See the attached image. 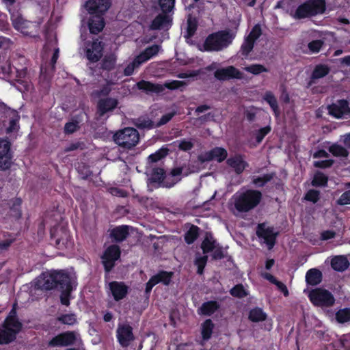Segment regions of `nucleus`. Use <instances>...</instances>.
<instances>
[{"label":"nucleus","instance_id":"obj_3","mask_svg":"<svg viewBox=\"0 0 350 350\" xmlns=\"http://www.w3.org/2000/svg\"><path fill=\"white\" fill-rule=\"evenodd\" d=\"M233 37L227 30L219 31L209 34L205 39L202 51H220L228 47L232 42Z\"/></svg>","mask_w":350,"mask_h":350},{"label":"nucleus","instance_id":"obj_54","mask_svg":"<svg viewBox=\"0 0 350 350\" xmlns=\"http://www.w3.org/2000/svg\"><path fill=\"white\" fill-rule=\"evenodd\" d=\"M320 199V191L316 189L308 190L305 196L304 200L308 202H311L313 204L317 203Z\"/></svg>","mask_w":350,"mask_h":350},{"label":"nucleus","instance_id":"obj_1","mask_svg":"<svg viewBox=\"0 0 350 350\" xmlns=\"http://www.w3.org/2000/svg\"><path fill=\"white\" fill-rule=\"evenodd\" d=\"M35 286L38 289L44 291L58 289L61 291V304L66 306L70 305V295L73 287L72 278L66 270L51 269L42 273L37 279Z\"/></svg>","mask_w":350,"mask_h":350},{"label":"nucleus","instance_id":"obj_4","mask_svg":"<svg viewBox=\"0 0 350 350\" xmlns=\"http://www.w3.org/2000/svg\"><path fill=\"white\" fill-rule=\"evenodd\" d=\"M185 84V83L183 81L173 80L165 82L163 85H161L142 79L136 83V87L139 90L149 94L152 93L161 94L165 90V88L171 90H177L183 87Z\"/></svg>","mask_w":350,"mask_h":350},{"label":"nucleus","instance_id":"obj_14","mask_svg":"<svg viewBox=\"0 0 350 350\" xmlns=\"http://www.w3.org/2000/svg\"><path fill=\"white\" fill-rule=\"evenodd\" d=\"M256 233L259 239L264 240V243L269 250H271L274 247L278 233L273 232L272 227L266 228L265 224H259L257 226Z\"/></svg>","mask_w":350,"mask_h":350},{"label":"nucleus","instance_id":"obj_17","mask_svg":"<svg viewBox=\"0 0 350 350\" xmlns=\"http://www.w3.org/2000/svg\"><path fill=\"white\" fill-rule=\"evenodd\" d=\"M110 6V0H88L85 4L90 14H105Z\"/></svg>","mask_w":350,"mask_h":350},{"label":"nucleus","instance_id":"obj_19","mask_svg":"<svg viewBox=\"0 0 350 350\" xmlns=\"http://www.w3.org/2000/svg\"><path fill=\"white\" fill-rule=\"evenodd\" d=\"M109 288L116 301L124 299L129 293V286L123 282L112 281L109 283Z\"/></svg>","mask_w":350,"mask_h":350},{"label":"nucleus","instance_id":"obj_61","mask_svg":"<svg viewBox=\"0 0 350 350\" xmlns=\"http://www.w3.org/2000/svg\"><path fill=\"white\" fill-rule=\"evenodd\" d=\"M79 129V122L72 121L66 123L64 126V133L66 134H72Z\"/></svg>","mask_w":350,"mask_h":350},{"label":"nucleus","instance_id":"obj_27","mask_svg":"<svg viewBox=\"0 0 350 350\" xmlns=\"http://www.w3.org/2000/svg\"><path fill=\"white\" fill-rule=\"evenodd\" d=\"M306 1L309 7L312 16L325 12L326 9L325 0H307Z\"/></svg>","mask_w":350,"mask_h":350},{"label":"nucleus","instance_id":"obj_31","mask_svg":"<svg viewBox=\"0 0 350 350\" xmlns=\"http://www.w3.org/2000/svg\"><path fill=\"white\" fill-rule=\"evenodd\" d=\"M267 314L261 308L255 307L249 312L248 319L254 323L264 321L267 319Z\"/></svg>","mask_w":350,"mask_h":350},{"label":"nucleus","instance_id":"obj_26","mask_svg":"<svg viewBox=\"0 0 350 350\" xmlns=\"http://www.w3.org/2000/svg\"><path fill=\"white\" fill-rule=\"evenodd\" d=\"M129 235V226L121 225L113 228L110 232V237L116 243H121Z\"/></svg>","mask_w":350,"mask_h":350},{"label":"nucleus","instance_id":"obj_7","mask_svg":"<svg viewBox=\"0 0 350 350\" xmlns=\"http://www.w3.org/2000/svg\"><path fill=\"white\" fill-rule=\"evenodd\" d=\"M308 297L310 301L316 306L330 307L334 304V295L328 290L317 288L312 290Z\"/></svg>","mask_w":350,"mask_h":350},{"label":"nucleus","instance_id":"obj_57","mask_svg":"<svg viewBox=\"0 0 350 350\" xmlns=\"http://www.w3.org/2000/svg\"><path fill=\"white\" fill-rule=\"evenodd\" d=\"M111 92V88L109 84L103 85L99 90H97L94 92V95L98 98L105 97L107 98L110 92Z\"/></svg>","mask_w":350,"mask_h":350},{"label":"nucleus","instance_id":"obj_34","mask_svg":"<svg viewBox=\"0 0 350 350\" xmlns=\"http://www.w3.org/2000/svg\"><path fill=\"white\" fill-rule=\"evenodd\" d=\"M214 326V323L210 319L205 320L202 323L201 334L203 340L208 341L211 338Z\"/></svg>","mask_w":350,"mask_h":350},{"label":"nucleus","instance_id":"obj_11","mask_svg":"<svg viewBox=\"0 0 350 350\" xmlns=\"http://www.w3.org/2000/svg\"><path fill=\"white\" fill-rule=\"evenodd\" d=\"M77 334L74 331H66L53 337L48 342L49 347H68L75 345Z\"/></svg>","mask_w":350,"mask_h":350},{"label":"nucleus","instance_id":"obj_48","mask_svg":"<svg viewBox=\"0 0 350 350\" xmlns=\"http://www.w3.org/2000/svg\"><path fill=\"white\" fill-rule=\"evenodd\" d=\"M271 131V128L270 126H266L265 127L260 128L258 130H256L254 133V135L255 137V140L257 144H260L262 142L265 137L268 135Z\"/></svg>","mask_w":350,"mask_h":350},{"label":"nucleus","instance_id":"obj_50","mask_svg":"<svg viewBox=\"0 0 350 350\" xmlns=\"http://www.w3.org/2000/svg\"><path fill=\"white\" fill-rule=\"evenodd\" d=\"M178 142V148L184 152H188L191 150L194 147V144L193 142V139H182L179 141H177Z\"/></svg>","mask_w":350,"mask_h":350},{"label":"nucleus","instance_id":"obj_32","mask_svg":"<svg viewBox=\"0 0 350 350\" xmlns=\"http://www.w3.org/2000/svg\"><path fill=\"white\" fill-rule=\"evenodd\" d=\"M263 99L269 105L273 110L274 116L278 117L280 114V111L278 107V100L275 95L271 91H267L264 96Z\"/></svg>","mask_w":350,"mask_h":350},{"label":"nucleus","instance_id":"obj_58","mask_svg":"<svg viewBox=\"0 0 350 350\" xmlns=\"http://www.w3.org/2000/svg\"><path fill=\"white\" fill-rule=\"evenodd\" d=\"M336 204L345 206L350 204V189H347L341 196L336 200Z\"/></svg>","mask_w":350,"mask_h":350},{"label":"nucleus","instance_id":"obj_43","mask_svg":"<svg viewBox=\"0 0 350 350\" xmlns=\"http://www.w3.org/2000/svg\"><path fill=\"white\" fill-rule=\"evenodd\" d=\"M255 42L252 40L251 39L248 38L247 37L245 38L243 43L242 44L241 46L240 53L241 55L247 58L250 52L253 50Z\"/></svg>","mask_w":350,"mask_h":350},{"label":"nucleus","instance_id":"obj_49","mask_svg":"<svg viewBox=\"0 0 350 350\" xmlns=\"http://www.w3.org/2000/svg\"><path fill=\"white\" fill-rule=\"evenodd\" d=\"M247 72H250L254 75H260L262 72H268V69L261 64H251L244 68Z\"/></svg>","mask_w":350,"mask_h":350},{"label":"nucleus","instance_id":"obj_51","mask_svg":"<svg viewBox=\"0 0 350 350\" xmlns=\"http://www.w3.org/2000/svg\"><path fill=\"white\" fill-rule=\"evenodd\" d=\"M116 64V58L113 56H106L101 62V68L105 70L110 71L114 68Z\"/></svg>","mask_w":350,"mask_h":350},{"label":"nucleus","instance_id":"obj_23","mask_svg":"<svg viewBox=\"0 0 350 350\" xmlns=\"http://www.w3.org/2000/svg\"><path fill=\"white\" fill-rule=\"evenodd\" d=\"M19 333L12 327L5 326L3 323H1L0 327V345H8L14 342Z\"/></svg>","mask_w":350,"mask_h":350},{"label":"nucleus","instance_id":"obj_28","mask_svg":"<svg viewBox=\"0 0 350 350\" xmlns=\"http://www.w3.org/2000/svg\"><path fill=\"white\" fill-rule=\"evenodd\" d=\"M349 262L345 256H336L331 260L332 268L336 271L342 272L348 269Z\"/></svg>","mask_w":350,"mask_h":350},{"label":"nucleus","instance_id":"obj_21","mask_svg":"<svg viewBox=\"0 0 350 350\" xmlns=\"http://www.w3.org/2000/svg\"><path fill=\"white\" fill-rule=\"evenodd\" d=\"M165 178V171L161 167H154L152 170L151 176L148 179V187L150 191L161 187L162 183Z\"/></svg>","mask_w":350,"mask_h":350},{"label":"nucleus","instance_id":"obj_47","mask_svg":"<svg viewBox=\"0 0 350 350\" xmlns=\"http://www.w3.org/2000/svg\"><path fill=\"white\" fill-rule=\"evenodd\" d=\"M135 125L139 129H150L154 127V122L148 118H139L136 120Z\"/></svg>","mask_w":350,"mask_h":350},{"label":"nucleus","instance_id":"obj_15","mask_svg":"<svg viewBox=\"0 0 350 350\" xmlns=\"http://www.w3.org/2000/svg\"><path fill=\"white\" fill-rule=\"evenodd\" d=\"M105 43L100 41L98 38L93 40V41L88 44L85 51L87 59L92 62L96 63L98 62L103 55V50Z\"/></svg>","mask_w":350,"mask_h":350},{"label":"nucleus","instance_id":"obj_55","mask_svg":"<svg viewBox=\"0 0 350 350\" xmlns=\"http://www.w3.org/2000/svg\"><path fill=\"white\" fill-rule=\"evenodd\" d=\"M176 0H158L159 5L163 12H171L175 5Z\"/></svg>","mask_w":350,"mask_h":350},{"label":"nucleus","instance_id":"obj_5","mask_svg":"<svg viewBox=\"0 0 350 350\" xmlns=\"http://www.w3.org/2000/svg\"><path fill=\"white\" fill-rule=\"evenodd\" d=\"M139 139L138 131L131 127L119 131L114 135V141L120 146L131 149L135 146Z\"/></svg>","mask_w":350,"mask_h":350},{"label":"nucleus","instance_id":"obj_41","mask_svg":"<svg viewBox=\"0 0 350 350\" xmlns=\"http://www.w3.org/2000/svg\"><path fill=\"white\" fill-rule=\"evenodd\" d=\"M213 160H216L219 163L224 161L228 156L227 150L221 147H215L211 149Z\"/></svg>","mask_w":350,"mask_h":350},{"label":"nucleus","instance_id":"obj_56","mask_svg":"<svg viewBox=\"0 0 350 350\" xmlns=\"http://www.w3.org/2000/svg\"><path fill=\"white\" fill-rule=\"evenodd\" d=\"M208 256L204 255L195 260V265L197 266V273L202 275L204 273V267L207 263Z\"/></svg>","mask_w":350,"mask_h":350},{"label":"nucleus","instance_id":"obj_46","mask_svg":"<svg viewBox=\"0 0 350 350\" xmlns=\"http://www.w3.org/2000/svg\"><path fill=\"white\" fill-rule=\"evenodd\" d=\"M336 319L340 323L350 321V308L340 309L336 313Z\"/></svg>","mask_w":350,"mask_h":350},{"label":"nucleus","instance_id":"obj_62","mask_svg":"<svg viewBox=\"0 0 350 350\" xmlns=\"http://www.w3.org/2000/svg\"><path fill=\"white\" fill-rule=\"evenodd\" d=\"M225 257L222 246L217 244L214 248L212 254V258L213 260H221Z\"/></svg>","mask_w":350,"mask_h":350},{"label":"nucleus","instance_id":"obj_25","mask_svg":"<svg viewBox=\"0 0 350 350\" xmlns=\"http://www.w3.org/2000/svg\"><path fill=\"white\" fill-rule=\"evenodd\" d=\"M15 306L16 304L14 305L2 323H3L5 326H9L17 332H21L23 329V323L19 321L17 317Z\"/></svg>","mask_w":350,"mask_h":350},{"label":"nucleus","instance_id":"obj_18","mask_svg":"<svg viewBox=\"0 0 350 350\" xmlns=\"http://www.w3.org/2000/svg\"><path fill=\"white\" fill-rule=\"evenodd\" d=\"M170 12L159 14L151 22L150 30H161L165 28H170L172 25V18L168 15Z\"/></svg>","mask_w":350,"mask_h":350},{"label":"nucleus","instance_id":"obj_39","mask_svg":"<svg viewBox=\"0 0 350 350\" xmlns=\"http://www.w3.org/2000/svg\"><path fill=\"white\" fill-rule=\"evenodd\" d=\"M329 152L334 157H347L349 155L348 150L338 144H334L328 148Z\"/></svg>","mask_w":350,"mask_h":350},{"label":"nucleus","instance_id":"obj_8","mask_svg":"<svg viewBox=\"0 0 350 350\" xmlns=\"http://www.w3.org/2000/svg\"><path fill=\"white\" fill-rule=\"evenodd\" d=\"M13 158L10 142L7 139H0V170H10L13 163Z\"/></svg>","mask_w":350,"mask_h":350},{"label":"nucleus","instance_id":"obj_40","mask_svg":"<svg viewBox=\"0 0 350 350\" xmlns=\"http://www.w3.org/2000/svg\"><path fill=\"white\" fill-rule=\"evenodd\" d=\"M169 153V149L166 147H162L154 153L149 155L148 161L150 163H156L164 157H165Z\"/></svg>","mask_w":350,"mask_h":350},{"label":"nucleus","instance_id":"obj_16","mask_svg":"<svg viewBox=\"0 0 350 350\" xmlns=\"http://www.w3.org/2000/svg\"><path fill=\"white\" fill-rule=\"evenodd\" d=\"M329 115L341 118L345 115L350 114L349 103L346 99H340L336 103L329 105L327 107Z\"/></svg>","mask_w":350,"mask_h":350},{"label":"nucleus","instance_id":"obj_29","mask_svg":"<svg viewBox=\"0 0 350 350\" xmlns=\"http://www.w3.org/2000/svg\"><path fill=\"white\" fill-rule=\"evenodd\" d=\"M198 27V20L197 17L189 14L187 19V29L184 37L186 39L192 38L195 35Z\"/></svg>","mask_w":350,"mask_h":350},{"label":"nucleus","instance_id":"obj_42","mask_svg":"<svg viewBox=\"0 0 350 350\" xmlns=\"http://www.w3.org/2000/svg\"><path fill=\"white\" fill-rule=\"evenodd\" d=\"M327 176L323 172H317L314 175L312 180V185L314 187H324L327 185Z\"/></svg>","mask_w":350,"mask_h":350},{"label":"nucleus","instance_id":"obj_12","mask_svg":"<svg viewBox=\"0 0 350 350\" xmlns=\"http://www.w3.org/2000/svg\"><path fill=\"white\" fill-rule=\"evenodd\" d=\"M133 330V327L129 323L118 325L116 329V338L122 347H128L131 342L135 339Z\"/></svg>","mask_w":350,"mask_h":350},{"label":"nucleus","instance_id":"obj_36","mask_svg":"<svg viewBox=\"0 0 350 350\" xmlns=\"http://www.w3.org/2000/svg\"><path fill=\"white\" fill-rule=\"evenodd\" d=\"M330 72V68L325 64L317 65L311 75L312 79H319L327 76Z\"/></svg>","mask_w":350,"mask_h":350},{"label":"nucleus","instance_id":"obj_60","mask_svg":"<svg viewBox=\"0 0 350 350\" xmlns=\"http://www.w3.org/2000/svg\"><path fill=\"white\" fill-rule=\"evenodd\" d=\"M261 34V27L260 25L256 24L252 27L251 31L250 32L249 35L247 37L255 42L257 39L260 38Z\"/></svg>","mask_w":350,"mask_h":350},{"label":"nucleus","instance_id":"obj_44","mask_svg":"<svg viewBox=\"0 0 350 350\" xmlns=\"http://www.w3.org/2000/svg\"><path fill=\"white\" fill-rule=\"evenodd\" d=\"M230 294L237 298H243L248 295L247 291L245 289L242 284H238L234 286L230 290Z\"/></svg>","mask_w":350,"mask_h":350},{"label":"nucleus","instance_id":"obj_38","mask_svg":"<svg viewBox=\"0 0 350 350\" xmlns=\"http://www.w3.org/2000/svg\"><path fill=\"white\" fill-rule=\"evenodd\" d=\"M309 7L306 1L299 5L295 10L293 17L296 19H302L308 17H311Z\"/></svg>","mask_w":350,"mask_h":350},{"label":"nucleus","instance_id":"obj_20","mask_svg":"<svg viewBox=\"0 0 350 350\" xmlns=\"http://www.w3.org/2000/svg\"><path fill=\"white\" fill-rule=\"evenodd\" d=\"M118 100L116 98L107 97L100 98L97 103V113L103 117L107 112L113 111L118 105Z\"/></svg>","mask_w":350,"mask_h":350},{"label":"nucleus","instance_id":"obj_10","mask_svg":"<svg viewBox=\"0 0 350 350\" xmlns=\"http://www.w3.org/2000/svg\"><path fill=\"white\" fill-rule=\"evenodd\" d=\"M14 28L25 36L35 38L38 25L35 22L27 21L22 16H18L12 21Z\"/></svg>","mask_w":350,"mask_h":350},{"label":"nucleus","instance_id":"obj_13","mask_svg":"<svg viewBox=\"0 0 350 350\" xmlns=\"http://www.w3.org/2000/svg\"><path fill=\"white\" fill-rule=\"evenodd\" d=\"M214 77L219 81H230L232 79H243L244 74L234 66H228L217 69L214 72Z\"/></svg>","mask_w":350,"mask_h":350},{"label":"nucleus","instance_id":"obj_64","mask_svg":"<svg viewBox=\"0 0 350 350\" xmlns=\"http://www.w3.org/2000/svg\"><path fill=\"white\" fill-rule=\"evenodd\" d=\"M338 350H350V336H344L340 340Z\"/></svg>","mask_w":350,"mask_h":350},{"label":"nucleus","instance_id":"obj_24","mask_svg":"<svg viewBox=\"0 0 350 350\" xmlns=\"http://www.w3.org/2000/svg\"><path fill=\"white\" fill-rule=\"evenodd\" d=\"M226 163L228 166L232 167L236 174H241L248 167V163L246 162L241 154H236L234 157H230L226 160Z\"/></svg>","mask_w":350,"mask_h":350},{"label":"nucleus","instance_id":"obj_45","mask_svg":"<svg viewBox=\"0 0 350 350\" xmlns=\"http://www.w3.org/2000/svg\"><path fill=\"white\" fill-rule=\"evenodd\" d=\"M274 173L265 174L262 176H257L253 178L252 183L258 187H264L274 177Z\"/></svg>","mask_w":350,"mask_h":350},{"label":"nucleus","instance_id":"obj_30","mask_svg":"<svg viewBox=\"0 0 350 350\" xmlns=\"http://www.w3.org/2000/svg\"><path fill=\"white\" fill-rule=\"evenodd\" d=\"M322 273L316 268L309 269L306 274V282L308 285L316 286L322 281Z\"/></svg>","mask_w":350,"mask_h":350},{"label":"nucleus","instance_id":"obj_33","mask_svg":"<svg viewBox=\"0 0 350 350\" xmlns=\"http://www.w3.org/2000/svg\"><path fill=\"white\" fill-rule=\"evenodd\" d=\"M220 308V305L219 303L216 301H208L206 302H204L201 307H200V311L202 314L205 316H211L213 314H214L216 311L219 310Z\"/></svg>","mask_w":350,"mask_h":350},{"label":"nucleus","instance_id":"obj_37","mask_svg":"<svg viewBox=\"0 0 350 350\" xmlns=\"http://www.w3.org/2000/svg\"><path fill=\"white\" fill-rule=\"evenodd\" d=\"M217 244L216 240L211 235H206L201 243L203 254H205L213 252Z\"/></svg>","mask_w":350,"mask_h":350},{"label":"nucleus","instance_id":"obj_22","mask_svg":"<svg viewBox=\"0 0 350 350\" xmlns=\"http://www.w3.org/2000/svg\"><path fill=\"white\" fill-rule=\"evenodd\" d=\"M104 14H90L88 20V28L92 34H98L105 27V23L103 18Z\"/></svg>","mask_w":350,"mask_h":350},{"label":"nucleus","instance_id":"obj_63","mask_svg":"<svg viewBox=\"0 0 350 350\" xmlns=\"http://www.w3.org/2000/svg\"><path fill=\"white\" fill-rule=\"evenodd\" d=\"M334 161L333 159H327L317 161L314 162V166L318 168L325 169L332 166Z\"/></svg>","mask_w":350,"mask_h":350},{"label":"nucleus","instance_id":"obj_52","mask_svg":"<svg viewBox=\"0 0 350 350\" xmlns=\"http://www.w3.org/2000/svg\"><path fill=\"white\" fill-rule=\"evenodd\" d=\"M324 45L322 40H314L308 44V49L310 53H318Z\"/></svg>","mask_w":350,"mask_h":350},{"label":"nucleus","instance_id":"obj_6","mask_svg":"<svg viewBox=\"0 0 350 350\" xmlns=\"http://www.w3.org/2000/svg\"><path fill=\"white\" fill-rule=\"evenodd\" d=\"M121 256L120 247L116 244L108 246L100 256L101 262L106 273H109L114 268L116 262Z\"/></svg>","mask_w":350,"mask_h":350},{"label":"nucleus","instance_id":"obj_59","mask_svg":"<svg viewBox=\"0 0 350 350\" xmlns=\"http://www.w3.org/2000/svg\"><path fill=\"white\" fill-rule=\"evenodd\" d=\"M160 46L157 44H153L152 46L146 47L142 52L147 57L148 59L152 57L157 55L159 51Z\"/></svg>","mask_w":350,"mask_h":350},{"label":"nucleus","instance_id":"obj_2","mask_svg":"<svg viewBox=\"0 0 350 350\" xmlns=\"http://www.w3.org/2000/svg\"><path fill=\"white\" fill-rule=\"evenodd\" d=\"M262 193L256 189H247L233 196L234 206L239 213H247L256 208L262 200Z\"/></svg>","mask_w":350,"mask_h":350},{"label":"nucleus","instance_id":"obj_35","mask_svg":"<svg viewBox=\"0 0 350 350\" xmlns=\"http://www.w3.org/2000/svg\"><path fill=\"white\" fill-rule=\"evenodd\" d=\"M200 229L198 226L192 224L185 234V241L188 245L193 243L200 235Z\"/></svg>","mask_w":350,"mask_h":350},{"label":"nucleus","instance_id":"obj_53","mask_svg":"<svg viewBox=\"0 0 350 350\" xmlns=\"http://www.w3.org/2000/svg\"><path fill=\"white\" fill-rule=\"evenodd\" d=\"M57 321L62 324L72 325L77 323V318L74 314H65L58 317Z\"/></svg>","mask_w":350,"mask_h":350},{"label":"nucleus","instance_id":"obj_9","mask_svg":"<svg viewBox=\"0 0 350 350\" xmlns=\"http://www.w3.org/2000/svg\"><path fill=\"white\" fill-rule=\"evenodd\" d=\"M174 276V272L160 270L155 275L150 277L146 284L145 293L149 294L152 288L161 283L165 286H169Z\"/></svg>","mask_w":350,"mask_h":350}]
</instances>
